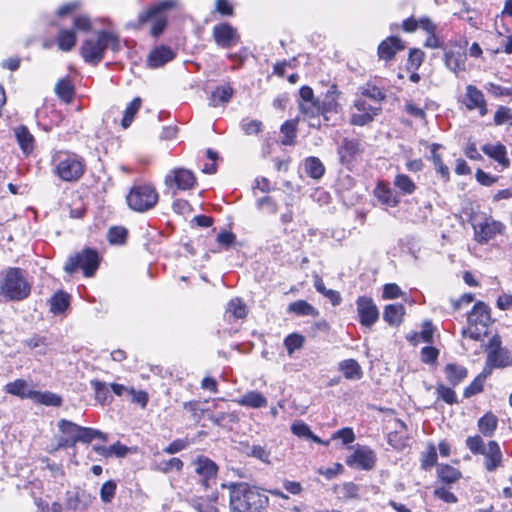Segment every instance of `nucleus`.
I'll return each instance as SVG.
<instances>
[{"label": "nucleus", "mask_w": 512, "mask_h": 512, "mask_svg": "<svg viewBox=\"0 0 512 512\" xmlns=\"http://www.w3.org/2000/svg\"><path fill=\"white\" fill-rule=\"evenodd\" d=\"M221 488L229 491L231 512H260L269 502L259 487L246 482L222 483Z\"/></svg>", "instance_id": "f257e3e1"}, {"label": "nucleus", "mask_w": 512, "mask_h": 512, "mask_svg": "<svg viewBox=\"0 0 512 512\" xmlns=\"http://www.w3.org/2000/svg\"><path fill=\"white\" fill-rule=\"evenodd\" d=\"M110 48L113 52L121 49L119 37L109 31H98L95 38L85 40L80 48V54L84 61L96 66L103 59L105 51Z\"/></svg>", "instance_id": "f03ea898"}, {"label": "nucleus", "mask_w": 512, "mask_h": 512, "mask_svg": "<svg viewBox=\"0 0 512 512\" xmlns=\"http://www.w3.org/2000/svg\"><path fill=\"white\" fill-rule=\"evenodd\" d=\"M31 284L20 268H8L0 280V295L7 301H22L29 297Z\"/></svg>", "instance_id": "7ed1b4c3"}, {"label": "nucleus", "mask_w": 512, "mask_h": 512, "mask_svg": "<svg viewBox=\"0 0 512 512\" xmlns=\"http://www.w3.org/2000/svg\"><path fill=\"white\" fill-rule=\"evenodd\" d=\"M53 166L54 174L66 182L78 181L86 169L83 157L70 152H59L53 158Z\"/></svg>", "instance_id": "20e7f679"}, {"label": "nucleus", "mask_w": 512, "mask_h": 512, "mask_svg": "<svg viewBox=\"0 0 512 512\" xmlns=\"http://www.w3.org/2000/svg\"><path fill=\"white\" fill-rule=\"evenodd\" d=\"M177 6L176 0H162L141 12L138 16V26L151 24L150 34L153 37L161 35L167 26V12Z\"/></svg>", "instance_id": "39448f33"}, {"label": "nucleus", "mask_w": 512, "mask_h": 512, "mask_svg": "<svg viewBox=\"0 0 512 512\" xmlns=\"http://www.w3.org/2000/svg\"><path fill=\"white\" fill-rule=\"evenodd\" d=\"M468 327L462 330L463 337L475 341L487 336L488 327L492 323L491 310L483 301H477L467 317Z\"/></svg>", "instance_id": "423d86ee"}, {"label": "nucleus", "mask_w": 512, "mask_h": 512, "mask_svg": "<svg viewBox=\"0 0 512 512\" xmlns=\"http://www.w3.org/2000/svg\"><path fill=\"white\" fill-rule=\"evenodd\" d=\"M158 200V192L150 184L133 185L126 196L128 207L139 213H145L153 209Z\"/></svg>", "instance_id": "0eeeda50"}, {"label": "nucleus", "mask_w": 512, "mask_h": 512, "mask_svg": "<svg viewBox=\"0 0 512 512\" xmlns=\"http://www.w3.org/2000/svg\"><path fill=\"white\" fill-rule=\"evenodd\" d=\"M99 262L100 259L97 251L86 248L81 252L71 255L64 265V270L68 274H73L81 268L85 277H91L98 269Z\"/></svg>", "instance_id": "6e6552de"}, {"label": "nucleus", "mask_w": 512, "mask_h": 512, "mask_svg": "<svg viewBox=\"0 0 512 512\" xmlns=\"http://www.w3.org/2000/svg\"><path fill=\"white\" fill-rule=\"evenodd\" d=\"M167 194L172 197L176 196L178 191H186L193 189L197 180L194 173L186 168L172 169L164 179Z\"/></svg>", "instance_id": "1a4fd4ad"}, {"label": "nucleus", "mask_w": 512, "mask_h": 512, "mask_svg": "<svg viewBox=\"0 0 512 512\" xmlns=\"http://www.w3.org/2000/svg\"><path fill=\"white\" fill-rule=\"evenodd\" d=\"M472 226L474 239L481 245L488 244L489 241L495 239L498 235H503L506 229L502 222L487 215H484L480 221L475 222Z\"/></svg>", "instance_id": "9d476101"}, {"label": "nucleus", "mask_w": 512, "mask_h": 512, "mask_svg": "<svg viewBox=\"0 0 512 512\" xmlns=\"http://www.w3.org/2000/svg\"><path fill=\"white\" fill-rule=\"evenodd\" d=\"M195 473L201 478V484L207 489L210 487V481L215 479L218 474V465L209 457L199 455L193 461Z\"/></svg>", "instance_id": "9b49d317"}, {"label": "nucleus", "mask_w": 512, "mask_h": 512, "mask_svg": "<svg viewBox=\"0 0 512 512\" xmlns=\"http://www.w3.org/2000/svg\"><path fill=\"white\" fill-rule=\"evenodd\" d=\"M357 312L360 323L365 327H371L379 318V311L374 301L365 296H361L356 301Z\"/></svg>", "instance_id": "f8f14e48"}, {"label": "nucleus", "mask_w": 512, "mask_h": 512, "mask_svg": "<svg viewBox=\"0 0 512 512\" xmlns=\"http://www.w3.org/2000/svg\"><path fill=\"white\" fill-rule=\"evenodd\" d=\"M213 38L218 46L225 49L236 45L240 40L237 30L229 23H221L214 26Z\"/></svg>", "instance_id": "ddd939ff"}, {"label": "nucleus", "mask_w": 512, "mask_h": 512, "mask_svg": "<svg viewBox=\"0 0 512 512\" xmlns=\"http://www.w3.org/2000/svg\"><path fill=\"white\" fill-rule=\"evenodd\" d=\"M94 497L87 491L77 487L73 491H67L65 507L68 510H86L93 502Z\"/></svg>", "instance_id": "4468645a"}, {"label": "nucleus", "mask_w": 512, "mask_h": 512, "mask_svg": "<svg viewBox=\"0 0 512 512\" xmlns=\"http://www.w3.org/2000/svg\"><path fill=\"white\" fill-rule=\"evenodd\" d=\"M445 66L452 72L458 73L465 70L466 53L460 46L444 48Z\"/></svg>", "instance_id": "2eb2a0df"}, {"label": "nucleus", "mask_w": 512, "mask_h": 512, "mask_svg": "<svg viewBox=\"0 0 512 512\" xmlns=\"http://www.w3.org/2000/svg\"><path fill=\"white\" fill-rule=\"evenodd\" d=\"M404 49L405 44L399 37L389 36L379 44L377 55L380 60L391 61L395 58L397 52Z\"/></svg>", "instance_id": "dca6fc26"}, {"label": "nucleus", "mask_w": 512, "mask_h": 512, "mask_svg": "<svg viewBox=\"0 0 512 512\" xmlns=\"http://www.w3.org/2000/svg\"><path fill=\"white\" fill-rule=\"evenodd\" d=\"M346 463L350 466L356 465L361 469L370 470L375 466L376 456L371 449L362 447L356 449Z\"/></svg>", "instance_id": "f3484780"}, {"label": "nucleus", "mask_w": 512, "mask_h": 512, "mask_svg": "<svg viewBox=\"0 0 512 512\" xmlns=\"http://www.w3.org/2000/svg\"><path fill=\"white\" fill-rule=\"evenodd\" d=\"M481 455H484V466L488 472L495 471L502 464V452L496 441H489Z\"/></svg>", "instance_id": "a211bd4d"}, {"label": "nucleus", "mask_w": 512, "mask_h": 512, "mask_svg": "<svg viewBox=\"0 0 512 512\" xmlns=\"http://www.w3.org/2000/svg\"><path fill=\"white\" fill-rule=\"evenodd\" d=\"M300 112L308 120L309 126L319 129L321 127L320 115L322 110L320 108V101L318 99L309 102H299Z\"/></svg>", "instance_id": "6ab92c4d"}, {"label": "nucleus", "mask_w": 512, "mask_h": 512, "mask_svg": "<svg viewBox=\"0 0 512 512\" xmlns=\"http://www.w3.org/2000/svg\"><path fill=\"white\" fill-rule=\"evenodd\" d=\"M175 57V53L168 46H159L153 49L147 57V65L150 68H159L166 63L172 61Z\"/></svg>", "instance_id": "aec40b11"}, {"label": "nucleus", "mask_w": 512, "mask_h": 512, "mask_svg": "<svg viewBox=\"0 0 512 512\" xmlns=\"http://www.w3.org/2000/svg\"><path fill=\"white\" fill-rule=\"evenodd\" d=\"M360 151L359 141L356 139L344 138L339 147L338 155L340 162L344 165L350 164Z\"/></svg>", "instance_id": "412c9836"}, {"label": "nucleus", "mask_w": 512, "mask_h": 512, "mask_svg": "<svg viewBox=\"0 0 512 512\" xmlns=\"http://www.w3.org/2000/svg\"><path fill=\"white\" fill-rule=\"evenodd\" d=\"M482 151L488 157L498 162L503 168L510 166L507 149L503 144H485L482 146Z\"/></svg>", "instance_id": "4be33fe9"}, {"label": "nucleus", "mask_w": 512, "mask_h": 512, "mask_svg": "<svg viewBox=\"0 0 512 512\" xmlns=\"http://www.w3.org/2000/svg\"><path fill=\"white\" fill-rule=\"evenodd\" d=\"M338 90L335 84L331 85L327 90L325 97L322 102H320V108L322 110V116L325 121H328L329 118L327 116L328 113H337L339 104L337 102Z\"/></svg>", "instance_id": "5701e85b"}, {"label": "nucleus", "mask_w": 512, "mask_h": 512, "mask_svg": "<svg viewBox=\"0 0 512 512\" xmlns=\"http://www.w3.org/2000/svg\"><path fill=\"white\" fill-rule=\"evenodd\" d=\"M6 393L20 397L21 399L33 400L35 390L29 388V385L24 379H17L13 382H9L4 386Z\"/></svg>", "instance_id": "b1692460"}, {"label": "nucleus", "mask_w": 512, "mask_h": 512, "mask_svg": "<svg viewBox=\"0 0 512 512\" xmlns=\"http://www.w3.org/2000/svg\"><path fill=\"white\" fill-rule=\"evenodd\" d=\"M488 364L496 368L512 366V351L507 348L488 351Z\"/></svg>", "instance_id": "393cba45"}, {"label": "nucleus", "mask_w": 512, "mask_h": 512, "mask_svg": "<svg viewBox=\"0 0 512 512\" xmlns=\"http://www.w3.org/2000/svg\"><path fill=\"white\" fill-rule=\"evenodd\" d=\"M233 94L234 89L230 83L217 86L216 89L211 93L209 98V105L212 107L225 105L231 100Z\"/></svg>", "instance_id": "a878e982"}, {"label": "nucleus", "mask_w": 512, "mask_h": 512, "mask_svg": "<svg viewBox=\"0 0 512 512\" xmlns=\"http://www.w3.org/2000/svg\"><path fill=\"white\" fill-rule=\"evenodd\" d=\"M15 137L24 154H30L34 149V136L30 133L28 128L20 125L15 128Z\"/></svg>", "instance_id": "bb28decb"}, {"label": "nucleus", "mask_w": 512, "mask_h": 512, "mask_svg": "<svg viewBox=\"0 0 512 512\" xmlns=\"http://www.w3.org/2000/svg\"><path fill=\"white\" fill-rule=\"evenodd\" d=\"M444 373L449 384L455 387L467 377L468 371L462 365L449 363L445 366Z\"/></svg>", "instance_id": "cd10ccee"}, {"label": "nucleus", "mask_w": 512, "mask_h": 512, "mask_svg": "<svg viewBox=\"0 0 512 512\" xmlns=\"http://www.w3.org/2000/svg\"><path fill=\"white\" fill-rule=\"evenodd\" d=\"M374 194L382 204L387 205L389 207H395L400 202L399 197L396 195V193L393 192L391 188H389L387 185L383 183H379L376 186Z\"/></svg>", "instance_id": "c85d7f7f"}, {"label": "nucleus", "mask_w": 512, "mask_h": 512, "mask_svg": "<svg viewBox=\"0 0 512 512\" xmlns=\"http://www.w3.org/2000/svg\"><path fill=\"white\" fill-rule=\"evenodd\" d=\"M405 314V307L402 304H389L383 312V319L391 326H398L402 323Z\"/></svg>", "instance_id": "c756f323"}, {"label": "nucleus", "mask_w": 512, "mask_h": 512, "mask_svg": "<svg viewBox=\"0 0 512 512\" xmlns=\"http://www.w3.org/2000/svg\"><path fill=\"white\" fill-rule=\"evenodd\" d=\"M237 403L249 408H262L267 406L266 397L258 391H249L237 400Z\"/></svg>", "instance_id": "7c9ffc66"}, {"label": "nucleus", "mask_w": 512, "mask_h": 512, "mask_svg": "<svg viewBox=\"0 0 512 512\" xmlns=\"http://www.w3.org/2000/svg\"><path fill=\"white\" fill-rule=\"evenodd\" d=\"M90 385L94 390L95 400L99 404L107 405L113 401V397L110 394V389L105 382L93 379L90 381Z\"/></svg>", "instance_id": "2f4dec72"}, {"label": "nucleus", "mask_w": 512, "mask_h": 512, "mask_svg": "<svg viewBox=\"0 0 512 512\" xmlns=\"http://www.w3.org/2000/svg\"><path fill=\"white\" fill-rule=\"evenodd\" d=\"M339 370L346 379L359 380L362 378L363 372L361 366L354 359L343 360L339 363Z\"/></svg>", "instance_id": "473e14b6"}, {"label": "nucleus", "mask_w": 512, "mask_h": 512, "mask_svg": "<svg viewBox=\"0 0 512 512\" xmlns=\"http://www.w3.org/2000/svg\"><path fill=\"white\" fill-rule=\"evenodd\" d=\"M441 147L442 145L437 143H433L430 146L431 160L437 173L440 174V176L445 182H447L450 179L449 168L443 163L440 154H438L437 152L438 149H440Z\"/></svg>", "instance_id": "72a5a7b5"}, {"label": "nucleus", "mask_w": 512, "mask_h": 512, "mask_svg": "<svg viewBox=\"0 0 512 512\" xmlns=\"http://www.w3.org/2000/svg\"><path fill=\"white\" fill-rule=\"evenodd\" d=\"M483 101L485 97L480 89L474 85L466 86L464 104L468 110H475Z\"/></svg>", "instance_id": "f704fd0d"}, {"label": "nucleus", "mask_w": 512, "mask_h": 512, "mask_svg": "<svg viewBox=\"0 0 512 512\" xmlns=\"http://www.w3.org/2000/svg\"><path fill=\"white\" fill-rule=\"evenodd\" d=\"M209 420L219 427L231 430L233 425L239 421V417L236 412H220L210 415Z\"/></svg>", "instance_id": "c9c22d12"}, {"label": "nucleus", "mask_w": 512, "mask_h": 512, "mask_svg": "<svg viewBox=\"0 0 512 512\" xmlns=\"http://www.w3.org/2000/svg\"><path fill=\"white\" fill-rule=\"evenodd\" d=\"M498 418L492 413L487 412L478 420V429L485 437H492L497 429Z\"/></svg>", "instance_id": "e433bc0d"}, {"label": "nucleus", "mask_w": 512, "mask_h": 512, "mask_svg": "<svg viewBox=\"0 0 512 512\" xmlns=\"http://www.w3.org/2000/svg\"><path fill=\"white\" fill-rule=\"evenodd\" d=\"M76 34L73 30L60 29L56 37V43L61 51L68 52L76 45Z\"/></svg>", "instance_id": "4c0bfd02"}, {"label": "nucleus", "mask_w": 512, "mask_h": 512, "mask_svg": "<svg viewBox=\"0 0 512 512\" xmlns=\"http://www.w3.org/2000/svg\"><path fill=\"white\" fill-rule=\"evenodd\" d=\"M49 302L50 311L55 315L61 314L68 308L70 304V296L64 291H58L51 297Z\"/></svg>", "instance_id": "58836bf2"}, {"label": "nucleus", "mask_w": 512, "mask_h": 512, "mask_svg": "<svg viewBox=\"0 0 512 512\" xmlns=\"http://www.w3.org/2000/svg\"><path fill=\"white\" fill-rule=\"evenodd\" d=\"M57 96L66 103H70L75 96L74 86L70 79H60L55 85Z\"/></svg>", "instance_id": "ea45409f"}, {"label": "nucleus", "mask_w": 512, "mask_h": 512, "mask_svg": "<svg viewBox=\"0 0 512 512\" xmlns=\"http://www.w3.org/2000/svg\"><path fill=\"white\" fill-rule=\"evenodd\" d=\"M304 168L306 174L313 179H320L325 172V167L321 160L314 156L305 159Z\"/></svg>", "instance_id": "a19ab883"}, {"label": "nucleus", "mask_w": 512, "mask_h": 512, "mask_svg": "<svg viewBox=\"0 0 512 512\" xmlns=\"http://www.w3.org/2000/svg\"><path fill=\"white\" fill-rule=\"evenodd\" d=\"M297 124L298 120H287L281 125V133L284 135L281 143L286 146H291L295 144V139L297 136Z\"/></svg>", "instance_id": "79ce46f5"}, {"label": "nucleus", "mask_w": 512, "mask_h": 512, "mask_svg": "<svg viewBox=\"0 0 512 512\" xmlns=\"http://www.w3.org/2000/svg\"><path fill=\"white\" fill-rule=\"evenodd\" d=\"M33 401L38 404L52 407H59L62 404V398L58 394L50 391L40 392L35 390Z\"/></svg>", "instance_id": "37998d69"}, {"label": "nucleus", "mask_w": 512, "mask_h": 512, "mask_svg": "<svg viewBox=\"0 0 512 512\" xmlns=\"http://www.w3.org/2000/svg\"><path fill=\"white\" fill-rule=\"evenodd\" d=\"M243 453L248 457L256 458L264 463H269L270 452L261 445H249L248 443L244 444Z\"/></svg>", "instance_id": "c03bdc74"}, {"label": "nucleus", "mask_w": 512, "mask_h": 512, "mask_svg": "<svg viewBox=\"0 0 512 512\" xmlns=\"http://www.w3.org/2000/svg\"><path fill=\"white\" fill-rule=\"evenodd\" d=\"M393 184L404 195L413 194L417 188L413 180L406 174H397Z\"/></svg>", "instance_id": "a18cd8bd"}, {"label": "nucleus", "mask_w": 512, "mask_h": 512, "mask_svg": "<svg viewBox=\"0 0 512 512\" xmlns=\"http://www.w3.org/2000/svg\"><path fill=\"white\" fill-rule=\"evenodd\" d=\"M314 287L317 292L327 297L333 305H339L341 302V296L338 291L327 289L321 277L318 275L314 276Z\"/></svg>", "instance_id": "49530a36"}, {"label": "nucleus", "mask_w": 512, "mask_h": 512, "mask_svg": "<svg viewBox=\"0 0 512 512\" xmlns=\"http://www.w3.org/2000/svg\"><path fill=\"white\" fill-rule=\"evenodd\" d=\"M437 473L440 480L447 484L455 483L461 477V472L450 465H439Z\"/></svg>", "instance_id": "de8ad7c7"}, {"label": "nucleus", "mask_w": 512, "mask_h": 512, "mask_svg": "<svg viewBox=\"0 0 512 512\" xmlns=\"http://www.w3.org/2000/svg\"><path fill=\"white\" fill-rule=\"evenodd\" d=\"M288 311L300 316H317L318 311L307 301L297 300L288 306Z\"/></svg>", "instance_id": "09e8293b"}, {"label": "nucleus", "mask_w": 512, "mask_h": 512, "mask_svg": "<svg viewBox=\"0 0 512 512\" xmlns=\"http://www.w3.org/2000/svg\"><path fill=\"white\" fill-rule=\"evenodd\" d=\"M96 438L102 439L103 441L107 440L106 434H104L100 430L80 426L79 434L77 435L76 440H77V443L78 442L90 443Z\"/></svg>", "instance_id": "8fccbe9b"}, {"label": "nucleus", "mask_w": 512, "mask_h": 512, "mask_svg": "<svg viewBox=\"0 0 512 512\" xmlns=\"http://www.w3.org/2000/svg\"><path fill=\"white\" fill-rule=\"evenodd\" d=\"M183 465L184 464L180 458L173 457L171 459L162 460V461L155 463L153 469L158 472L167 474L173 470L178 471V472L181 471L183 469Z\"/></svg>", "instance_id": "3c124183"}, {"label": "nucleus", "mask_w": 512, "mask_h": 512, "mask_svg": "<svg viewBox=\"0 0 512 512\" xmlns=\"http://www.w3.org/2000/svg\"><path fill=\"white\" fill-rule=\"evenodd\" d=\"M216 500L217 496H214L212 499L196 497L191 500V505L197 512H218L214 504Z\"/></svg>", "instance_id": "603ef678"}, {"label": "nucleus", "mask_w": 512, "mask_h": 512, "mask_svg": "<svg viewBox=\"0 0 512 512\" xmlns=\"http://www.w3.org/2000/svg\"><path fill=\"white\" fill-rule=\"evenodd\" d=\"M141 107V99L139 97L134 98L126 107L124 111V116L121 121V125L123 128H128L132 123L135 114Z\"/></svg>", "instance_id": "864d4df0"}, {"label": "nucleus", "mask_w": 512, "mask_h": 512, "mask_svg": "<svg viewBox=\"0 0 512 512\" xmlns=\"http://www.w3.org/2000/svg\"><path fill=\"white\" fill-rule=\"evenodd\" d=\"M304 343V336L298 333L289 334L284 339V346L289 356H291L294 353V351L301 349L304 346Z\"/></svg>", "instance_id": "5fc2aeb1"}, {"label": "nucleus", "mask_w": 512, "mask_h": 512, "mask_svg": "<svg viewBox=\"0 0 512 512\" xmlns=\"http://www.w3.org/2000/svg\"><path fill=\"white\" fill-rule=\"evenodd\" d=\"M360 90L363 96L377 102L378 104L386 97L385 93L379 87L370 83L360 87Z\"/></svg>", "instance_id": "6e6d98bb"}, {"label": "nucleus", "mask_w": 512, "mask_h": 512, "mask_svg": "<svg viewBox=\"0 0 512 512\" xmlns=\"http://www.w3.org/2000/svg\"><path fill=\"white\" fill-rule=\"evenodd\" d=\"M437 462V451L433 443H429L425 452L421 456V467L428 470Z\"/></svg>", "instance_id": "4d7b16f0"}, {"label": "nucleus", "mask_w": 512, "mask_h": 512, "mask_svg": "<svg viewBox=\"0 0 512 512\" xmlns=\"http://www.w3.org/2000/svg\"><path fill=\"white\" fill-rule=\"evenodd\" d=\"M425 58V54L422 50L413 48L410 49L407 59V69L409 71H417L422 65Z\"/></svg>", "instance_id": "13d9d810"}, {"label": "nucleus", "mask_w": 512, "mask_h": 512, "mask_svg": "<svg viewBox=\"0 0 512 512\" xmlns=\"http://www.w3.org/2000/svg\"><path fill=\"white\" fill-rule=\"evenodd\" d=\"M436 394L439 399L443 400L447 404L453 405L458 403L455 391L443 384H438L436 386Z\"/></svg>", "instance_id": "bf43d9fd"}, {"label": "nucleus", "mask_w": 512, "mask_h": 512, "mask_svg": "<svg viewBox=\"0 0 512 512\" xmlns=\"http://www.w3.org/2000/svg\"><path fill=\"white\" fill-rule=\"evenodd\" d=\"M117 484L114 480H108L100 488V498L104 503H110L115 497Z\"/></svg>", "instance_id": "052dcab7"}, {"label": "nucleus", "mask_w": 512, "mask_h": 512, "mask_svg": "<svg viewBox=\"0 0 512 512\" xmlns=\"http://www.w3.org/2000/svg\"><path fill=\"white\" fill-rule=\"evenodd\" d=\"M484 87L488 93H490L491 95H493L496 98L504 97V96H506V97L512 96V84L504 87V86H500L498 84L489 82V83L485 84Z\"/></svg>", "instance_id": "680f3d73"}, {"label": "nucleus", "mask_w": 512, "mask_h": 512, "mask_svg": "<svg viewBox=\"0 0 512 512\" xmlns=\"http://www.w3.org/2000/svg\"><path fill=\"white\" fill-rule=\"evenodd\" d=\"M58 428L65 436L75 439L79 434L80 425L66 419H61L58 422Z\"/></svg>", "instance_id": "e2e57ef3"}, {"label": "nucleus", "mask_w": 512, "mask_h": 512, "mask_svg": "<svg viewBox=\"0 0 512 512\" xmlns=\"http://www.w3.org/2000/svg\"><path fill=\"white\" fill-rule=\"evenodd\" d=\"M127 238V230L124 227H111L108 231V240L111 244H123Z\"/></svg>", "instance_id": "0e129e2a"}, {"label": "nucleus", "mask_w": 512, "mask_h": 512, "mask_svg": "<svg viewBox=\"0 0 512 512\" xmlns=\"http://www.w3.org/2000/svg\"><path fill=\"white\" fill-rule=\"evenodd\" d=\"M228 311L233 314L237 319H242L246 316V305L240 299H232L228 304Z\"/></svg>", "instance_id": "69168bd1"}, {"label": "nucleus", "mask_w": 512, "mask_h": 512, "mask_svg": "<svg viewBox=\"0 0 512 512\" xmlns=\"http://www.w3.org/2000/svg\"><path fill=\"white\" fill-rule=\"evenodd\" d=\"M466 446L474 455L481 454L485 448L484 441L480 435L469 436L466 439Z\"/></svg>", "instance_id": "338daca9"}, {"label": "nucleus", "mask_w": 512, "mask_h": 512, "mask_svg": "<svg viewBox=\"0 0 512 512\" xmlns=\"http://www.w3.org/2000/svg\"><path fill=\"white\" fill-rule=\"evenodd\" d=\"M240 126L246 135H253L262 131L263 124L259 120L243 119Z\"/></svg>", "instance_id": "774afa93"}]
</instances>
